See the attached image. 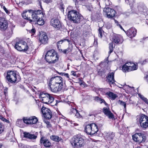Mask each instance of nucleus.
<instances>
[{
	"label": "nucleus",
	"instance_id": "nucleus-1",
	"mask_svg": "<svg viewBox=\"0 0 148 148\" xmlns=\"http://www.w3.org/2000/svg\"><path fill=\"white\" fill-rule=\"evenodd\" d=\"M59 56L53 49L48 51L45 55V59L50 64H54L58 61Z\"/></svg>",
	"mask_w": 148,
	"mask_h": 148
},
{
	"label": "nucleus",
	"instance_id": "nucleus-2",
	"mask_svg": "<svg viewBox=\"0 0 148 148\" xmlns=\"http://www.w3.org/2000/svg\"><path fill=\"white\" fill-rule=\"evenodd\" d=\"M71 143L73 148H81L84 146L85 142L82 137L76 136L72 138Z\"/></svg>",
	"mask_w": 148,
	"mask_h": 148
},
{
	"label": "nucleus",
	"instance_id": "nucleus-3",
	"mask_svg": "<svg viewBox=\"0 0 148 148\" xmlns=\"http://www.w3.org/2000/svg\"><path fill=\"white\" fill-rule=\"evenodd\" d=\"M6 79L8 82L13 84L20 80V77L16 71H8L7 73Z\"/></svg>",
	"mask_w": 148,
	"mask_h": 148
},
{
	"label": "nucleus",
	"instance_id": "nucleus-4",
	"mask_svg": "<svg viewBox=\"0 0 148 148\" xmlns=\"http://www.w3.org/2000/svg\"><path fill=\"white\" fill-rule=\"evenodd\" d=\"M68 16L70 20L74 23H79L82 19V16L75 10H71L68 12Z\"/></svg>",
	"mask_w": 148,
	"mask_h": 148
},
{
	"label": "nucleus",
	"instance_id": "nucleus-5",
	"mask_svg": "<svg viewBox=\"0 0 148 148\" xmlns=\"http://www.w3.org/2000/svg\"><path fill=\"white\" fill-rule=\"evenodd\" d=\"M40 98L42 103L47 104L51 103L54 101V98L48 93L41 92L39 95Z\"/></svg>",
	"mask_w": 148,
	"mask_h": 148
},
{
	"label": "nucleus",
	"instance_id": "nucleus-6",
	"mask_svg": "<svg viewBox=\"0 0 148 148\" xmlns=\"http://www.w3.org/2000/svg\"><path fill=\"white\" fill-rule=\"evenodd\" d=\"M99 130L97 125L95 123L88 124L85 127V132L88 134L93 135Z\"/></svg>",
	"mask_w": 148,
	"mask_h": 148
},
{
	"label": "nucleus",
	"instance_id": "nucleus-7",
	"mask_svg": "<svg viewBox=\"0 0 148 148\" xmlns=\"http://www.w3.org/2000/svg\"><path fill=\"white\" fill-rule=\"evenodd\" d=\"M139 122L141 127L145 130L148 127V116L142 114L139 117Z\"/></svg>",
	"mask_w": 148,
	"mask_h": 148
},
{
	"label": "nucleus",
	"instance_id": "nucleus-8",
	"mask_svg": "<svg viewBox=\"0 0 148 148\" xmlns=\"http://www.w3.org/2000/svg\"><path fill=\"white\" fill-rule=\"evenodd\" d=\"M14 48L18 51L25 52L28 50V47L26 42L21 40L16 42Z\"/></svg>",
	"mask_w": 148,
	"mask_h": 148
},
{
	"label": "nucleus",
	"instance_id": "nucleus-9",
	"mask_svg": "<svg viewBox=\"0 0 148 148\" xmlns=\"http://www.w3.org/2000/svg\"><path fill=\"white\" fill-rule=\"evenodd\" d=\"M136 65L131 62H127L124 64L122 67V70L124 72H129L136 70Z\"/></svg>",
	"mask_w": 148,
	"mask_h": 148
},
{
	"label": "nucleus",
	"instance_id": "nucleus-10",
	"mask_svg": "<svg viewBox=\"0 0 148 148\" xmlns=\"http://www.w3.org/2000/svg\"><path fill=\"white\" fill-rule=\"evenodd\" d=\"M133 140L138 143H143L144 142L146 138L145 135L141 133H136L132 136Z\"/></svg>",
	"mask_w": 148,
	"mask_h": 148
},
{
	"label": "nucleus",
	"instance_id": "nucleus-11",
	"mask_svg": "<svg viewBox=\"0 0 148 148\" xmlns=\"http://www.w3.org/2000/svg\"><path fill=\"white\" fill-rule=\"evenodd\" d=\"M48 88L52 92H57L60 91L62 88V86L61 84H50L49 83L48 84Z\"/></svg>",
	"mask_w": 148,
	"mask_h": 148
},
{
	"label": "nucleus",
	"instance_id": "nucleus-12",
	"mask_svg": "<svg viewBox=\"0 0 148 148\" xmlns=\"http://www.w3.org/2000/svg\"><path fill=\"white\" fill-rule=\"evenodd\" d=\"M29 13L32 14V19H29L30 22H32V21H35L36 20V18H38V15H40L42 14V11L41 10H37L36 11H33V10H28Z\"/></svg>",
	"mask_w": 148,
	"mask_h": 148
},
{
	"label": "nucleus",
	"instance_id": "nucleus-13",
	"mask_svg": "<svg viewBox=\"0 0 148 148\" xmlns=\"http://www.w3.org/2000/svg\"><path fill=\"white\" fill-rule=\"evenodd\" d=\"M41 112L46 119H50L52 117V112L49 109L42 106L41 109Z\"/></svg>",
	"mask_w": 148,
	"mask_h": 148
},
{
	"label": "nucleus",
	"instance_id": "nucleus-14",
	"mask_svg": "<svg viewBox=\"0 0 148 148\" xmlns=\"http://www.w3.org/2000/svg\"><path fill=\"white\" fill-rule=\"evenodd\" d=\"M23 122L27 124H35L38 121L37 118L35 116L29 117H24L23 118Z\"/></svg>",
	"mask_w": 148,
	"mask_h": 148
},
{
	"label": "nucleus",
	"instance_id": "nucleus-15",
	"mask_svg": "<svg viewBox=\"0 0 148 148\" xmlns=\"http://www.w3.org/2000/svg\"><path fill=\"white\" fill-rule=\"evenodd\" d=\"M50 84H61L63 86V82H62V79L60 76H55L52 77L49 81Z\"/></svg>",
	"mask_w": 148,
	"mask_h": 148
},
{
	"label": "nucleus",
	"instance_id": "nucleus-16",
	"mask_svg": "<svg viewBox=\"0 0 148 148\" xmlns=\"http://www.w3.org/2000/svg\"><path fill=\"white\" fill-rule=\"evenodd\" d=\"M7 21L4 18L0 17V30L1 31H5L8 27Z\"/></svg>",
	"mask_w": 148,
	"mask_h": 148
},
{
	"label": "nucleus",
	"instance_id": "nucleus-17",
	"mask_svg": "<svg viewBox=\"0 0 148 148\" xmlns=\"http://www.w3.org/2000/svg\"><path fill=\"white\" fill-rule=\"evenodd\" d=\"M40 142L45 147H49L51 145L50 140L43 136L41 138Z\"/></svg>",
	"mask_w": 148,
	"mask_h": 148
},
{
	"label": "nucleus",
	"instance_id": "nucleus-18",
	"mask_svg": "<svg viewBox=\"0 0 148 148\" xmlns=\"http://www.w3.org/2000/svg\"><path fill=\"white\" fill-rule=\"evenodd\" d=\"M103 14L108 18L114 17L116 13L115 10H103Z\"/></svg>",
	"mask_w": 148,
	"mask_h": 148
},
{
	"label": "nucleus",
	"instance_id": "nucleus-19",
	"mask_svg": "<svg viewBox=\"0 0 148 148\" xmlns=\"http://www.w3.org/2000/svg\"><path fill=\"white\" fill-rule=\"evenodd\" d=\"M136 29L132 27L125 32L127 35L131 38L134 37L136 35Z\"/></svg>",
	"mask_w": 148,
	"mask_h": 148
},
{
	"label": "nucleus",
	"instance_id": "nucleus-20",
	"mask_svg": "<svg viewBox=\"0 0 148 148\" xmlns=\"http://www.w3.org/2000/svg\"><path fill=\"white\" fill-rule=\"evenodd\" d=\"M51 24L54 27L59 29L61 26L60 21L58 19H52L51 21Z\"/></svg>",
	"mask_w": 148,
	"mask_h": 148
},
{
	"label": "nucleus",
	"instance_id": "nucleus-21",
	"mask_svg": "<svg viewBox=\"0 0 148 148\" xmlns=\"http://www.w3.org/2000/svg\"><path fill=\"white\" fill-rule=\"evenodd\" d=\"M114 72L109 73L106 78L107 81L110 84H112L115 82L114 79Z\"/></svg>",
	"mask_w": 148,
	"mask_h": 148
},
{
	"label": "nucleus",
	"instance_id": "nucleus-22",
	"mask_svg": "<svg viewBox=\"0 0 148 148\" xmlns=\"http://www.w3.org/2000/svg\"><path fill=\"white\" fill-rule=\"evenodd\" d=\"M39 39L42 43L46 44L47 42L48 38L45 33L44 32L40 34Z\"/></svg>",
	"mask_w": 148,
	"mask_h": 148
},
{
	"label": "nucleus",
	"instance_id": "nucleus-23",
	"mask_svg": "<svg viewBox=\"0 0 148 148\" xmlns=\"http://www.w3.org/2000/svg\"><path fill=\"white\" fill-rule=\"evenodd\" d=\"M103 112L109 119H113L114 118L113 114L109 110V108H107L104 107L103 108Z\"/></svg>",
	"mask_w": 148,
	"mask_h": 148
},
{
	"label": "nucleus",
	"instance_id": "nucleus-24",
	"mask_svg": "<svg viewBox=\"0 0 148 148\" xmlns=\"http://www.w3.org/2000/svg\"><path fill=\"white\" fill-rule=\"evenodd\" d=\"M113 40L116 43H121L123 42L122 37L119 35H114L113 38Z\"/></svg>",
	"mask_w": 148,
	"mask_h": 148
},
{
	"label": "nucleus",
	"instance_id": "nucleus-25",
	"mask_svg": "<svg viewBox=\"0 0 148 148\" xmlns=\"http://www.w3.org/2000/svg\"><path fill=\"white\" fill-rule=\"evenodd\" d=\"M115 136V134L114 132H109L106 133L105 135V138L107 140H112Z\"/></svg>",
	"mask_w": 148,
	"mask_h": 148
},
{
	"label": "nucleus",
	"instance_id": "nucleus-26",
	"mask_svg": "<svg viewBox=\"0 0 148 148\" xmlns=\"http://www.w3.org/2000/svg\"><path fill=\"white\" fill-rule=\"evenodd\" d=\"M69 113L70 114H73L75 115V116H76L77 118H80L82 117V116L78 112V111L76 109L74 108L71 109Z\"/></svg>",
	"mask_w": 148,
	"mask_h": 148
},
{
	"label": "nucleus",
	"instance_id": "nucleus-27",
	"mask_svg": "<svg viewBox=\"0 0 148 148\" xmlns=\"http://www.w3.org/2000/svg\"><path fill=\"white\" fill-rule=\"evenodd\" d=\"M24 137L31 139H35L37 138V135L34 134H32L28 132H24L23 133Z\"/></svg>",
	"mask_w": 148,
	"mask_h": 148
},
{
	"label": "nucleus",
	"instance_id": "nucleus-28",
	"mask_svg": "<svg viewBox=\"0 0 148 148\" xmlns=\"http://www.w3.org/2000/svg\"><path fill=\"white\" fill-rule=\"evenodd\" d=\"M36 18L35 21H32V22H35V23L40 25H42L44 24L45 22L42 18L39 17Z\"/></svg>",
	"mask_w": 148,
	"mask_h": 148
},
{
	"label": "nucleus",
	"instance_id": "nucleus-29",
	"mask_svg": "<svg viewBox=\"0 0 148 148\" xmlns=\"http://www.w3.org/2000/svg\"><path fill=\"white\" fill-rule=\"evenodd\" d=\"M106 94L112 100H114L116 98L118 97L117 95L111 92H107Z\"/></svg>",
	"mask_w": 148,
	"mask_h": 148
},
{
	"label": "nucleus",
	"instance_id": "nucleus-30",
	"mask_svg": "<svg viewBox=\"0 0 148 148\" xmlns=\"http://www.w3.org/2000/svg\"><path fill=\"white\" fill-rule=\"evenodd\" d=\"M94 100L97 102L100 103H103L106 106L108 105V104L103 99L101 98L98 97H95Z\"/></svg>",
	"mask_w": 148,
	"mask_h": 148
},
{
	"label": "nucleus",
	"instance_id": "nucleus-31",
	"mask_svg": "<svg viewBox=\"0 0 148 148\" xmlns=\"http://www.w3.org/2000/svg\"><path fill=\"white\" fill-rule=\"evenodd\" d=\"M72 46L71 45H69L68 48L65 49H64L62 51V49H61V51H62L64 53L66 54L69 53V52H71L72 51Z\"/></svg>",
	"mask_w": 148,
	"mask_h": 148
},
{
	"label": "nucleus",
	"instance_id": "nucleus-32",
	"mask_svg": "<svg viewBox=\"0 0 148 148\" xmlns=\"http://www.w3.org/2000/svg\"><path fill=\"white\" fill-rule=\"evenodd\" d=\"M50 139L55 141L58 142L61 140V138L58 136L55 135H52L50 136Z\"/></svg>",
	"mask_w": 148,
	"mask_h": 148
},
{
	"label": "nucleus",
	"instance_id": "nucleus-33",
	"mask_svg": "<svg viewBox=\"0 0 148 148\" xmlns=\"http://www.w3.org/2000/svg\"><path fill=\"white\" fill-rule=\"evenodd\" d=\"M109 51L108 53L110 54L113 51V42H111L109 44Z\"/></svg>",
	"mask_w": 148,
	"mask_h": 148
},
{
	"label": "nucleus",
	"instance_id": "nucleus-34",
	"mask_svg": "<svg viewBox=\"0 0 148 148\" xmlns=\"http://www.w3.org/2000/svg\"><path fill=\"white\" fill-rule=\"evenodd\" d=\"M138 95L140 99L148 105V100L147 98H145L143 96L140 95V94H138Z\"/></svg>",
	"mask_w": 148,
	"mask_h": 148
},
{
	"label": "nucleus",
	"instance_id": "nucleus-35",
	"mask_svg": "<svg viewBox=\"0 0 148 148\" xmlns=\"http://www.w3.org/2000/svg\"><path fill=\"white\" fill-rule=\"evenodd\" d=\"M99 36L101 38L102 37L103 34V33L104 32L102 30V27H99Z\"/></svg>",
	"mask_w": 148,
	"mask_h": 148
},
{
	"label": "nucleus",
	"instance_id": "nucleus-36",
	"mask_svg": "<svg viewBox=\"0 0 148 148\" xmlns=\"http://www.w3.org/2000/svg\"><path fill=\"white\" fill-rule=\"evenodd\" d=\"M58 73L60 75L62 76H64L65 77L67 78L68 79H69V75L67 73H60L58 72Z\"/></svg>",
	"mask_w": 148,
	"mask_h": 148
},
{
	"label": "nucleus",
	"instance_id": "nucleus-37",
	"mask_svg": "<svg viewBox=\"0 0 148 148\" xmlns=\"http://www.w3.org/2000/svg\"><path fill=\"white\" fill-rule=\"evenodd\" d=\"M27 12V11L25 10L23 11V13L22 14V17L25 19H28V16L27 15H26V13Z\"/></svg>",
	"mask_w": 148,
	"mask_h": 148
},
{
	"label": "nucleus",
	"instance_id": "nucleus-38",
	"mask_svg": "<svg viewBox=\"0 0 148 148\" xmlns=\"http://www.w3.org/2000/svg\"><path fill=\"white\" fill-rule=\"evenodd\" d=\"M14 28H11L9 32L6 34L7 36L10 37V36L13 33V31Z\"/></svg>",
	"mask_w": 148,
	"mask_h": 148
},
{
	"label": "nucleus",
	"instance_id": "nucleus-39",
	"mask_svg": "<svg viewBox=\"0 0 148 148\" xmlns=\"http://www.w3.org/2000/svg\"><path fill=\"white\" fill-rule=\"evenodd\" d=\"M105 73V72L103 71L101 69L99 70L98 72V74L101 76H104Z\"/></svg>",
	"mask_w": 148,
	"mask_h": 148
},
{
	"label": "nucleus",
	"instance_id": "nucleus-40",
	"mask_svg": "<svg viewBox=\"0 0 148 148\" xmlns=\"http://www.w3.org/2000/svg\"><path fill=\"white\" fill-rule=\"evenodd\" d=\"M4 126L3 124L0 123V134L4 130Z\"/></svg>",
	"mask_w": 148,
	"mask_h": 148
},
{
	"label": "nucleus",
	"instance_id": "nucleus-41",
	"mask_svg": "<svg viewBox=\"0 0 148 148\" xmlns=\"http://www.w3.org/2000/svg\"><path fill=\"white\" fill-rule=\"evenodd\" d=\"M119 102H120L121 105L124 106L125 108H126V104L125 102L120 100L119 101Z\"/></svg>",
	"mask_w": 148,
	"mask_h": 148
},
{
	"label": "nucleus",
	"instance_id": "nucleus-42",
	"mask_svg": "<svg viewBox=\"0 0 148 148\" xmlns=\"http://www.w3.org/2000/svg\"><path fill=\"white\" fill-rule=\"evenodd\" d=\"M105 26L106 28L108 29H110L111 27V25L110 23H107L106 24Z\"/></svg>",
	"mask_w": 148,
	"mask_h": 148
},
{
	"label": "nucleus",
	"instance_id": "nucleus-43",
	"mask_svg": "<svg viewBox=\"0 0 148 148\" xmlns=\"http://www.w3.org/2000/svg\"><path fill=\"white\" fill-rule=\"evenodd\" d=\"M61 121L64 125H67V122L65 119H62Z\"/></svg>",
	"mask_w": 148,
	"mask_h": 148
},
{
	"label": "nucleus",
	"instance_id": "nucleus-44",
	"mask_svg": "<svg viewBox=\"0 0 148 148\" xmlns=\"http://www.w3.org/2000/svg\"><path fill=\"white\" fill-rule=\"evenodd\" d=\"M8 89L6 87H5L4 89V93L5 96L7 95Z\"/></svg>",
	"mask_w": 148,
	"mask_h": 148
},
{
	"label": "nucleus",
	"instance_id": "nucleus-45",
	"mask_svg": "<svg viewBox=\"0 0 148 148\" xmlns=\"http://www.w3.org/2000/svg\"><path fill=\"white\" fill-rule=\"evenodd\" d=\"M36 32L35 29L34 28H33L31 30H30L29 32L33 34H34Z\"/></svg>",
	"mask_w": 148,
	"mask_h": 148
},
{
	"label": "nucleus",
	"instance_id": "nucleus-46",
	"mask_svg": "<svg viewBox=\"0 0 148 148\" xmlns=\"http://www.w3.org/2000/svg\"><path fill=\"white\" fill-rule=\"evenodd\" d=\"M0 119L2 120V121L6 122H8V121H8L5 118H4L2 116L1 117V118Z\"/></svg>",
	"mask_w": 148,
	"mask_h": 148
},
{
	"label": "nucleus",
	"instance_id": "nucleus-47",
	"mask_svg": "<svg viewBox=\"0 0 148 148\" xmlns=\"http://www.w3.org/2000/svg\"><path fill=\"white\" fill-rule=\"evenodd\" d=\"M71 75L75 76H76V72L74 71H71Z\"/></svg>",
	"mask_w": 148,
	"mask_h": 148
},
{
	"label": "nucleus",
	"instance_id": "nucleus-48",
	"mask_svg": "<svg viewBox=\"0 0 148 148\" xmlns=\"http://www.w3.org/2000/svg\"><path fill=\"white\" fill-rule=\"evenodd\" d=\"M65 40H61L59 41H58L57 43V44L58 45V44H62V42H65Z\"/></svg>",
	"mask_w": 148,
	"mask_h": 148
},
{
	"label": "nucleus",
	"instance_id": "nucleus-49",
	"mask_svg": "<svg viewBox=\"0 0 148 148\" xmlns=\"http://www.w3.org/2000/svg\"><path fill=\"white\" fill-rule=\"evenodd\" d=\"M44 2L47 3H48L50 2L51 0H42Z\"/></svg>",
	"mask_w": 148,
	"mask_h": 148
},
{
	"label": "nucleus",
	"instance_id": "nucleus-50",
	"mask_svg": "<svg viewBox=\"0 0 148 148\" xmlns=\"http://www.w3.org/2000/svg\"><path fill=\"white\" fill-rule=\"evenodd\" d=\"M0 6L1 8H3V9H7L4 6H3L2 4H0Z\"/></svg>",
	"mask_w": 148,
	"mask_h": 148
},
{
	"label": "nucleus",
	"instance_id": "nucleus-51",
	"mask_svg": "<svg viewBox=\"0 0 148 148\" xmlns=\"http://www.w3.org/2000/svg\"><path fill=\"white\" fill-rule=\"evenodd\" d=\"M38 0L39 1V7L38 8H40L41 9H43V8H42L41 4V3H40V0Z\"/></svg>",
	"mask_w": 148,
	"mask_h": 148
},
{
	"label": "nucleus",
	"instance_id": "nucleus-52",
	"mask_svg": "<svg viewBox=\"0 0 148 148\" xmlns=\"http://www.w3.org/2000/svg\"><path fill=\"white\" fill-rule=\"evenodd\" d=\"M129 103L130 104H133L134 103V102L132 101L130 99H129Z\"/></svg>",
	"mask_w": 148,
	"mask_h": 148
},
{
	"label": "nucleus",
	"instance_id": "nucleus-53",
	"mask_svg": "<svg viewBox=\"0 0 148 148\" xmlns=\"http://www.w3.org/2000/svg\"><path fill=\"white\" fill-rule=\"evenodd\" d=\"M119 27L120 28L123 30V31H124L125 32H126L124 30V29H123V28L122 27V26L120 24H119Z\"/></svg>",
	"mask_w": 148,
	"mask_h": 148
},
{
	"label": "nucleus",
	"instance_id": "nucleus-54",
	"mask_svg": "<svg viewBox=\"0 0 148 148\" xmlns=\"http://www.w3.org/2000/svg\"><path fill=\"white\" fill-rule=\"evenodd\" d=\"M114 21H115V23L117 25V26H119V23L116 20H114Z\"/></svg>",
	"mask_w": 148,
	"mask_h": 148
},
{
	"label": "nucleus",
	"instance_id": "nucleus-55",
	"mask_svg": "<svg viewBox=\"0 0 148 148\" xmlns=\"http://www.w3.org/2000/svg\"><path fill=\"white\" fill-rule=\"evenodd\" d=\"M146 62V60H145L143 61L142 62H141L140 63L141 64H145Z\"/></svg>",
	"mask_w": 148,
	"mask_h": 148
},
{
	"label": "nucleus",
	"instance_id": "nucleus-56",
	"mask_svg": "<svg viewBox=\"0 0 148 148\" xmlns=\"http://www.w3.org/2000/svg\"><path fill=\"white\" fill-rule=\"evenodd\" d=\"M60 7L61 8H60V9H64V8L63 7V4H61L60 5Z\"/></svg>",
	"mask_w": 148,
	"mask_h": 148
},
{
	"label": "nucleus",
	"instance_id": "nucleus-57",
	"mask_svg": "<svg viewBox=\"0 0 148 148\" xmlns=\"http://www.w3.org/2000/svg\"><path fill=\"white\" fill-rule=\"evenodd\" d=\"M7 14H9V10H4Z\"/></svg>",
	"mask_w": 148,
	"mask_h": 148
},
{
	"label": "nucleus",
	"instance_id": "nucleus-58",
	"mask_svg": "<svg viewBox=\"0 0 148 148\" xmlns=\"http://www.w3.org/2000/svg\"><path fill=\"white\" fill-rule=\"evenodd\" d=\"M97 40H95L94 42V44L95 45H97Z\"/></svg>",
	"mask_w": 148,
	"mask_h": 148
},
{
	"label": "nucleus",
	"instance_id": "nucleus-59",
	"mask_svg": "<svg viewBox=\"0 0 148 148\" xmlns=\"http://www.w3.org/2000/svg\"><path fill=\"white\" fill-rule=\"evenodd\" d=\"M64 40H65V41H67L69 43V44L70 43L69 42H70V40L69 39H64Z\"/></svg>",
	"mask_w": 148,
	"mask_h": 148
},
{
	"label": "nucleus",
	"instance_id": "nucleus-60",
	"mask_svg": "<svg viewBox=\"0 0 148 148\" xmlns=\"http://www.w3.org/2000/svg\"><path fill=\"white\" fill-rule=\"evenodd\" d=\"M68 104H69L70 105V104H71V103H73V102H71L70 101H68Z\"/></svg>",
	"mask_w": 148,
	"mask_h": 148
},
{
	"label": "nucleus",
	"instance_id": "nucleus-61",
	"mask_svg": "<svg viewBox=\"0 0 148 148\" xmlns=\"http://www.w3.org/2000/svg\"><path fill=\"white\" fill-rule=\"evenodd\" d=\"M22 122V121L21 120H18V121H17V122H18V123H21V122Z\"/></svg>",
	"mask_w": 148,
	"mask_h": 148
},
{
	"label": "nucleus",
	"instance_id": "nucleus-62",
	"mask_svg": "<svg viewBox=\"0 0 148 148\" xmlns=\"http://www.w3.org/2000/svg\"><path fill=\"white\" fill-rule=\"evenodd\" d=\"M57 45L58 48V49H59V47L60 46V45L59 44H58V45L57 44Z\"/></svg>",
	"mask_w": 148,
	"mask_h": 148
},
{
	"label": "nucleus",
	"instance_id": "nucleus-63",
	"mask_svg": "<svg viewBox=\"0 0 148 148\" xmlns=\"http://www.w3.org/2000/svg\"><path fill=\"white\" fill-rule=\"evenodd\" d=\"M135 148H141V147L139 146H138V147H135Z\"/></svg>",
	"mask_w": 148,
	"mask_h": 148
},
{
	"label": "nucleus",
	"instance_id": "nucleus-64",
	"mask_svg": "<svg viewBox=\"0 0 148 148\" xmlns=\"http://www.w3.org/2000/svg\"><path fill=\"white\" fill-rule=\"evenodd\" d=\"M107 60V59H106V61L107 62V61L108 62V60Z\"/></svg>",
	"mask_w": 148,
	"mask_h": 148
}]
</instances>
